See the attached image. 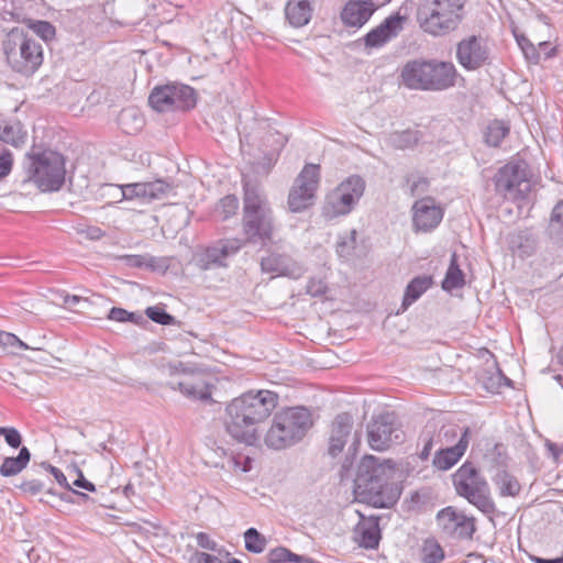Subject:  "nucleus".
I'll return each instance as SVG.
<instances>
[{
  "instance_id": "obj_28",
  "label": "nucleus",
  "mask_w": 563,
  "mask_h": 563,
  "mask_svg": "<svg viewBox=\"0 0 563 563\" xmlns=\"http://www.w3.org/2000/svg\"><path fill=\"white\" fill-rule=\"evenodd\" d=\"M27 133L20 121H0V141L14 147L22 146L26 141Z\"/></svg>"
},
{
  "instance_id": "obj_25",
  "label": "nucleus",
  "mask_w": 563,
  "mask_h": 563,
  "mask_svg": "<svg viewBox=\"0 0 563 563\" xmlns=\"http://www.w3.org/2000/svg\"><path fill=\"white\" fill-rule=\"evenodd\" d=\"M345 189L336 186L325 197L323 213L325 217L332 219L341 216L349 214L356 205L352 201L349 195L343 192Z\"/></svg>"
},
{
  "instance_id": "obj_40",
  "label": "nucleus",
  "mask_w": 563,
  "mask_h": 563,
  "mask_svg": "<svg viewBox=\"0 0 563 563\" xmlns=\"http://www.w3.org/2000/svg\"><path fill=\"white\" fill-rule=\"evenodd\" d=\"M423 563H438L443 560L444 552L434 540H427L421 550Z\"/></svg>"
},
{
  "instance_id": "obj_41",
  "label": "nucleus",
  "mask_w": 563,
  "mask_h": 563,
  "mask_svg": "<svg viewBox=\"0 0 563 563\" xmlns=\"http://www.w3.org/2000/svg\"><path fill=\"white\" fill-rule=\"evenodd\" d=\"M245 549L252 553H261L266 545L265 538L255 529L249 528L244 533Z\"/></svg>"
},
{
  "instance_id": "obj_23",
  "label": "nucleus",
  "mask_w": 563,
  "mask_h": 563,
  "mask_svg": "<svg viewBox=\"0 0 563 563\" xmlns=\"http://www.w3.org/2000/svg\"><path fill=\"white\" fill-rule=\"evenodd\" d=\"M243 214L272 210L262 187L253 180L243 178Z\"/></svg>"
},
{
  "instance_id": "obj_7",
  "label": "nucleus",
  "mask_w": 563,
  "mask_h": 563,
  "mask_svg": "<svg viewBox=\"0 0 563 563\" xmlns=\"http://www.w3.org/2000/svg\"><path fill=\"white\" fill-rule=\"evenodd\" d=\"M312 426L311 415L303 407L287 408L275 415L265 435V443L275 450L286 449L302 440Z\"/></svg>"
},
{
  "instance_id": "obj_21",
  "label": "nucleus",
  "mask_w": 563,
  "mask_h": 563,
  "mask_svg": "<svg viewBox=\"0 0 563 563\" xmlns=\"http://www.w3.org/2000/svg\"><path fill=\"white\" fill-rule=\"evenodd\" d=\"M353 420L349 413H340L335 417L331 426L328 453L335 457L344 449L346 440L351 434Z\"/></svg>"
},
{
  "instance_id": "obj_57",
  "label": "nucleus",
  "mask_w": 563,
  "mask_h": 563,
  "mask_svg": "<svg viewBox=\"0 0 563 563\" xmlns=\"http://www.w3.org/2000/svg\"><path fill=\"white\" fill-rule=\"evenodd\" d=\"M126 313L128 310L119 307H113L110 309L108 318L118 322H126Z\"/></svg>"
},
{
  "instance_id": "obj_58",
  "label": "nucleus",
  "mask_w": 563,
  "mask_h": 563,
  "mask_svg": "<svg viewBox=\"0 0 563 563\" xmlns=\"http://www.w3.org/2000/svg\"><path fill=\"white\" fill-rule=\"evenodd\" d=\"M148 258L151 260V262H148V264H146L144 268H148L151 271H158L167 267L163 258H157L151 255H148Z\"/></svg>"
},
{
  "instance_id": "obj_52",
  "label": "nucleus",
  "mask_w": 563,
  "mask_h": 563,
  "mask_svg": "<svg viewBox=\"0 0 563 563\" xmlns=\"http://www.w3.org/2000/svg\"><path fill=\"white\" fill-rule=\"evenodd\" d=\"M290 550L287 549V548H284V547H277L273 550H271L269 554H268V563H284V562H288L289 560V555H290Z\"/></svg>"
},
{
  "instance_id": "obj_38",
  "label": "nucleus",
  "mask_w": 563,
  "mask_h": 563,
  "mask_svg": "<svg viewBox=\"0 0 563 563\" xmlns=\"http://www.w3.org/2000/svg\"><path fill=\"white\" fill-rule=\"evenodd\" d=\"M338 186L340 188H344L345 195H349L351 197L354 205H357L360 199L363 197L365 191V180L358 176V175H352L341 181Z\"/></svg>"
},
{
  "instance_id": "obj_20",
  "label": "nucleus",
  "mask_w": 563,
  "mask_h": 563,
  "mask_svg": "<svg viewBox=\"0 0 563 563\" xmlns=\"http://www.w3.org/2000/svg\"><path fill=\"white\" fill-rule=\"evenodd\" d=\"M470 433L471 429L466 427L455 445L439 449L433 456V466L440 471H448L453 467L464 455L468 446Z\"/></svg>"
},
{
  "instance_id": "obj_31",
  "label": "nucleus",
  "mask_w": 563,
  "mask_h": 563,
  "mask_svg": "<svg viewBox=\"0 0 563 563\" xmlns=\"http://www.w3.org/2000/svg\"><path fill=\"white\" fill-rule=\"evenodd\" d=\"M492 481L501 497H516L520 494L521 485L519 481L506 470H498Z\"/></svg>"
},
{
  "instance_id": "obj_14",
  "label": "nucleus",
  "mask_w": 563,
  "mask_h": 563,
  "mask_svg": "<svg viewBox=\"0 0 563 563\" xmlns=\"http://www.w3.org/2000/svg\"><path fill=\"white\" fill-rule=\"evenodd\" d=\"M240 239H221L206 247L196 257L197 266L202 271L227 267L228 260L234 256L243 246Z\"/></svg>"
},
{
  "instance_id": "obj_63",
  "label": "nucleus",
  "mask_w": 563,
  "mask_h": 563,
  "mask_svg": "<svg viewBox=\"0 0 563 563\" xmlns=\"http://www.w3.org/2000/svg\"><path fill=\"white\" fill-rule=\"evenodd\" d=\"M126 322H130L133 324H142L143 322H146V320L144 319V317L141 313L128 311Z\"/></svg>"
},
{
  "instance_id": "obj_10",
  "label": "nucleus",
  "mask_w": 563,
  "mask_h": 563,
  "mask_svg": "<svg viewBox=\"0 0 563 563\" xmlns=\"http://www.w3.org/2000/svg\"><path fill=\"white\" fill-rule=\"evenodd\" d=\"M495 191L505 199H523L530 191L528 165L523 161H510L496 172L493 177Z\"/></svg>"
},
{
  "instance_id": "obj_56",
  "label": "nucleus",
  "mask_w": 563,
  "mask_h": 563,
  "mask_svg": "<svg viewBox=\"0 0 563 563\" xmlns=\"http://www.w3.org/2000/svg\"><path fill=\"white\" fill-rule=\"evenodd\" d=\"M429 181L424 177H419L418 179L413 180L410 185V192L412 196H419L422 195L428 190Z\"/></svg>"
},
{
  "instance_id": "obj_22",
  "label": "nucleus",
  "mask_w": 563,
  "mask_h": 563,
  "mask_svg": "<svg viewBox=\"0 0 563 563\" xmlns=\"http://www.w3.org/2000/svg\"><path fill=\"white\" fill-rule=\"evenodd\" d=\"M354 540L364 549H377L380 541L378 518L361 516L354 528Z\"/></svg>"
},
{
  "instance_id": "obj_15",
  "label": "nucleus",
  "mask_w": 563,
  "mask_h": 563,
  "mask_svg": "<svg viewBox=\"0 0 563 563\" xmlns=\"http://www.w3.org/2000/svg\"><path fill=\"white\" fill-rule=\"evenodd\" d=\"M437 523L443 533L456 539H472L476 531L475 518L459 512L451 506L438 512Z\"/></svg>"
},
{
  "instance_id": "obj_33",
  "label": "nucleus",
  "mask_w": 563,
  "mask_h": 563,
  "mask_svg": "<svg viewBox=\"0 0 563 563\" xmlns=\"http://www.w3.org/2000/svg\"><path fill=\"white\" fill-rule=\"evenodd\" d=\"M31 460V453L26 446L20 448L16 456L5 457L0 466V474L10 477L23 471Z\"/></svg>"
},
{
  "instance_id": "obj_26",
  "label": "nucleus",
  "mask_w": 563,
  "mask_h": 563,
  "mask_svg": "<svg viewBox=\"0 0 563 563\" xmlns=\"http://www.w3.org/2000/svg\"><path fill=\"white\" fill-rule=\"evenodd\" d=\"M507 241L510 251L522 258L533 255L538 247V236L530 229L510 233Z\"/></svg>"
},
{
  "instance_id": "obj_60",
  "label": "nucleus",
  "mask_w": 563,
  "mask_h": 563,
  "mask_svg": "<svg viewBox=\"0 0 563 563\" xmlns=\"http://www.w3.org/2000/svg\"><path fill=\"white\" fill-rule=\"evenodd\" d=\"M432 448H433V439L431 437L426 438L423 449L420 453V457L422 460H427L431 453Z\"/></svg>"
},
{
  "instance_id": "obj_43",
  "label": "nucleus",
  "mask_w": 563,
  "mask_h": 563,
  "mask_svg": "<svg viewBox=\"0 0 563 563\" xmlns=\"http://www.w3.org/2000/svg\"><path fill=\"white\" fill-rule=\"evenodd\" d=\"M525 57L532 64L540 62V52L537 46L523 34L515 35Z\"/></svg>"
},
{
  "instance_id": "obj_49",
  "label": "nucleus",
  "mask_w": 563,
  "mask_h": 563,
  "mask_svg": "<svg viewBox=\"0 0 563 563\" xmlns=\"http://www.w3.org/2000/svg\"><path fill=\"white\" fill-rule=\"evenodd\" d=\"M328 286L327 283L321 278H310L306 290L312 297H321L327 292Z\"/></svg>"
},
{
  "instance_id": "obj_35",
  "label": "nucleus",
  "mask_w": 563,
  "mask_h": 563,
  "mask_svg": "<svg viewBox=\"0 0 563 563\" xmlns=\"http://www.w3.org/2000/svg\"><path fill=\"white\" fill-rule=\"evenodd\" d=\"M178 389L186 397L194 400H211V389L203 380H186L178 383Z\"/></svg>"
},
{
  "instance_id": "obj_64",
  "label": "nucleus",
  "mask_w": 563,
  "mask_h": 563,
  "mask_svg": "<svg viewBox=\"0 0 563 563\" xmlns=\"http://www.w3.org/2000/svg\"><path fill=\"white\" fill-rule=\"evenodd\" d=\"M531 561L534 563H563V555L554 559H543L539 556H531Z\"/></svg>"
},
{
  "instance_id": "obj_6",
  "label": "nucleus",
  "mask_w": 563,
  "mask_h": 563,
  "mask_svg": "<svg viewBox=\"0 0 563 563\" xmlns=\"http://www.w3.org/2000/svg\"><path fill=\"white\" fill-rule=\"evenodd\" d=\"M465 3L466 0H429L418 9V23L430 35H448L463 21Z\"/></svg>"
},
{
  "instance_id": "obj_42",
  "label": "nucleus",
  "mask_w": 563,
  "mask_h": 563,
  "mask_svg": "<svg viewBox=\"0 0 563 563\" xmlns=\"http://www.w3.org/2000/svg\"><path fill=\"white\" fill-rule=\"evenodd\" d=\"M145 314L148 319L162 325H170L176 323L175 317L168 313L161 306L147 307L145 310Z\"/></svg>"
},
{
  "instance_id": "obj_4",
  "label": "nucleus",
  "mask_w": 563,
  "mask_h": 563,
  "mask_svg": "<svg viewBox=\"0 0 563 563\" xmlns=\"http://www.w3.org/2000/svg\"><path fill=\"white\" fill-rule=\"evenodd\" d=\"M2 49L10 68L23 76H32L43 64L42 44L22 27H13L2 41Z\"/></svg>"
},
{
  "instance_id": "obj_19",
  "label": "nucleus",
  "mask_w": 563,
  "mask_h": 563,
  "mask_svg": "<svg viewBox=\"0 0 563 563\" xmlns=\"http://www.w3.org/2000/svg\"><path fill=\"white\" fill-rule=\"evenodd\" d=\"M261 268L264 273H274L277 276H286L292 279L300 278L305 268L298 262L286 254L271 253L261 260Z\"/></svg>"
},
{
  "instance_id": "obj_48",
  "label": "nucleus",
  "mask_w": 563,
  "mask_h": 563,
  "mask_svg": "<svg viewBox=\"0 0 563 563\" xmlns=\"http://www.w3.org/2000/svg\"><path fill=\"white\" fill-rule=\"evenodd\" d=\"M0 435L12 449H19L22 444V435L14 427H0Z\"/></svg>"
},
{
  "instance_id": "obj_8",
  "label": "nucleus",
  "mask_w": 563,
  "mask_h": 563,
  "mask_svg": "<svg viewBox=\"0 0 563 563\" xmlns=\"http://www.w3.org/2000/svg\"><path fill=\"white\" fill-rule=\"evenodd\" d=\"M453 485L459 496L484 515L492 516L496 511L487 481L471 462H465L454 473Z\"/></svg>"
},
{
  "instance_id": "obj_54",
  "label": "nucleus",
  "mask_w": 563,
  "mask_h": 563,
  "mask_svg": "<svg viewBox=\"0 0 563 563\" xmlns=\"http://www.w3.org/2000/svg\"><path fill=\"white\" fill-rule=\"evenodd\" d=\"M74 471L78 475V477L73 482L74 486L86 489L88 492H96L95 484L86 479L82 472L78 467H75Z\"/></svg>"
},
{
  "instance_id": "obj_44",
  "label": "nucleus",
  "mask_w": 563,
  "mask_h": 563,
  "mask_svg": "<svg viewBox=\"0 0 563 563\" xmlns=\"http://www.w3.org/2000/svg\"><path fill=\"white\" fill-rule=\"evenodd\" d=\"M29 26L35 35L41 37L46 43L51 42L55 37L56 29L48 21H33Z\"/></svg>"
},
{
  "instance_id": "obj_46",
  "label": "nucleus",
  "mask_w": 563,
  "mask_h": 563,
  "mask_svg": "<svg viewBox=\"0 0 563 563\" xmlns=\"http://www.w3.org/2000/svg\"><path fill=\"white\" fill-rule=\"evenodd\" d=\"M123 199L133 200L139 199L142 202H146V196L143 187V183H133L120 186Z\"/></svg>"
},
{
  "instance_id": "obj_53",
  "label": "nucleus",
  "mask_w": 563,
  "mask_h": 563,
  "mask_svg": "<svg viewBox=\"0 0 563 563\" xmlns=\"http://www.w3.org/2000/svg\"><path fill=\"white\" fill-rule=\"evenodd\" d=\"M196 540H197L198 547L206 549V550H210V551H217V547H218L217 542L211 540L209 534H207L206 532L197 533Z\"/></svg>"
},
{
  "instance_id": "obj_36",
  "label": "nucleus",
  "mask_w": 563,
  "mask_h": 563,
  "mask_svg": "<svg viewBox=\"0 0 563 563\" xmlns=\"http://www.w3.org/2000/svg\"><path fill=\"white\" fill-rule=\"evenodd\" d=\"M465 284L464 273L457 264L456 255L453 254L445 277L442 282V289L452 291L453 289L462 288Z\"/></svg>"
},
{
  "instance_id": "obj_5",
  "label": "nucleus",
  "mask_w": 563,
  "mask_h": 563,
  "mask_svg": "<svg viewBox=\"0 0 563 563\" xmlns=\"http://www.w3.org/2000/svg\"><path fill=\"white\" fill-rule=\"evenodd\" d=\"M25 158L27 181H32L43 192L57 191L63 187L66 176L64 155L33 146L25 154Z\"/></svg>"
},
{
  "instance_id": "obj_50",
  "label": "nucleus",
  "mask_w": 563,
  "mask_h": 563,
  "mask_svg": "<svg viewBox=\"0 0 563 563\" xmlns=\"http://www.w3.org/2000/svg\"><path fill=\"white\" fill-rule=\"evenodd\" d=\"M126 266L134 268H144L151 260L148 255H122L119 257Z\"/></svg>"
},
{
  "instance_id": "obj_51",
  "label": "nucleus",
  "mask_w": 563,
  "mask_h": 563,
  "mask_svg": "<svg viewBox=\"0 0 563 563\" xmlns=\"http://www.w3.org/2000/svg\"><path fill=\"white\" fill-rule=\"evenodd\" d=\"M19 488L22 492L27 493L30 495H36V494L41 493L42 490H44L45 485L40 479H27V481H23L20 484Z\"/></svg>"
},
{
  "instance_id": "obj_18",
  "label": "nucleus",
  "mask_w": 563,
  "mask_h": 563,
  "mask_svg": "<svg viewBox=\"0 0 563 563\" xmlns=\"http://www.w3.org/2000/svg\"><path fill=\"white\" fill-rule=\"evenodd\" d=\"M412 222L417 231L429 232L437 228L443 218L442 209L431 197L417 200L412 206Z\"/></svg>"
},
{
  "instance_id": "obj_45",
  "label": "nucleus",
  "mask_w": 563,
  "mask_h": 563,
  "mask_svg": "<svg viewBox=\"0 0 563 563\" xmlns=\"http://www.w3.org/2000/svg\"><path fill=\"white\" fill-rule=\"evenodd\" d=\"M42 466L54 476V478L56 479V482L58 483L59 486H62L68 490H71L74 494H76L78 497H80L84 500L91 499L87 494L73 489L67 481L66 475L59 468H57L46 462L42 463Z\"/></svg>"
},
{
  "instance_id": "obj_2",
  "label": "nucleus",
  "mask_w": 563,
  "mask_h": 563,
  "mask_svg": "<svg viewBox=\"0 0 563 563\" xmlns=\"http://www.w3.org/2000/svg\"><path fill=\"white\" fill-rule=\"evenodd\" d=\"M395 474L391 461L379 462L376 456H364L354 479L356 498L376 508L394 506L401 494V488L394 481Z\"/></svg>"
},
{
  "instance_id": "obj_3",
  "label": "nucleus",
  "mask_w": 563,
  "mask_h": 563,
  "mask_svg": "<svg viewBox=\"0 0 563 563\" xmlns=\"http://www.w3.org/2000/svg\"><path fill=\"white\" fill-rule=\"evenodd\" d=\"M459 74L455 65L437 58L408 60L401 68L402 85L411 90L440 92L456 86Z\"/></svg>"
},
{
  "instance_id": "obj_17",
  "label": "nucleus",
  "mask_w": 563,
  "mask_h": 563,
  "mask_svg": "<svg viewBox=\"0 0 563 563\" xmlns=\"http://www.w3.org/2000/svg\"><path fill=\"white\" fill-rule=\"evenodd\" d=\"M407 16L399 12L390 14L364 36L365 46L369 48L383 47L404 31Z\"/></svg>"
},
{
  "instance_id": "obj_30",
  "label": "nucleus",
  "mask_w": 563,
  "mask_h": 563,
  "mask_svg": "<svg viewBox=\"0 0 563 563\" xmlns=\"http://www.w3.org/2000/svg\"><path fill=\"white\" fill-rule=\"evenodd\" d=\"M118 123L124 133L135 134L143 129L145 120L139 109L129 107L120 112Z\"/></svg>"
},
{
  "instance_id": "obj_61",
  "label": "nucleus",
  "mask_w": 563,
  "mask_h": 563,
  "mask_svg": "<svg viewBox=\"0 0 563 563\" xmlns=\"http://www.w3.org/2000/svg\"><path fill=\"white\" fill-rule=\"evenodd\" d=\"M289 561L292 563H316V561L312 558L306 556V555H299L294 552H290Z\"/></svg>"
},
{
  "instance_id": "obj_1",
  "label": "nucleus",
  "mask_w": 563,
  "mask_h": 563,
  "mask_svg": "<svg viewBox=\"0 0 563 563\" xmlns=\"http://www.w3.org/2000/svg\"><path fill=\"white\" fill-rule=\"evenodd\" d=\"M277 406V395L262 389L247 391L234 398L225 408L227 432L238 442L253 445L260 439L258 426Z\"/></svg>"
},
{
  "instance_id": "obj_9",
  "label": "nucleus",
  "mask_w": 563,
  "mask_h": 563,
  "mask_svg": "<svg viewBox=\"0 0 563 563\" xmlns=\"http://www.w3.org/2000/svg\"><path fill=\"white\" fill-rule=\"evenodd\" d=\"M196 91L188 85L168 82L156 86L148 96V104L156 112L188 111L196 107Z\"/></svg>"
},
{
  "instance_id": "obj_59",
  "label": "nucleus",
  "mask_w": 563,
  "mask_h": 563,
  "mask_svg": "<svg viewBox=\"0 0 563 563\" xmlns=\"http://www.w3.org/2000/svg\"><path fill=\"white\" fill-rule=\"evenodd\" d=\"M12 3L16 9L25 11L33 9L34 4H36V0H12Z\"/></svg>"
},
{
  "instance_id": "obj_47",
  "label": "nucleus",
  "mask_w": 563,
  "mask_h": 563,
  "mask_svg": "<svg viewBox=\"0 0 563 563\" xmlns=\"http://www.w3.org/2000/svg\"><path fill=\"white\" fill-rule=\"evenodd\" d=\"M239 209V199L234 195L223 197L218 205V211L222 214L223 219H228L235 214Z\"/></svg>"
},
{
  "instance_id": "obj_27",
  "label": "nucleus",
  "mask_w": 563,
  "mask_h": 563,
  "mask_svg": "<svg viewBox=\"0 0 563 563\" xmlns=\"http://www.w3.org/2000/svg\"><path fill=\"white\" fill-rule=\"evenodd\" d=\"M316 0H288L285 9L286 18L295 27L307 25L313 12Z\"/></svg>"
},
{
  "instance_id": "obj_24",
  "label": "nucleus",
  "mask_w": 563,
  "mask_h": 563,
  "mask_svg": "<svg viewBox=\"0 0 563 563\" xmlns=\"http://www.w3.org/2000/svg\"><path fill=\"white\" fill-rule=\"evenodd\" d=\"M376 10L366 0H350L341 12V20L347 26L361 27Z\"/></svg>"
},
{
  "instance_id": "obj_39",
  "label": "nucleus",
  "mask_w": 563,
  "mask_h": 563,
  "mask_svg": "<svg viewBox=\"0 0 563 563\" xmlns=\"http://www.w3.org/2000/svg\"><path fill=\"white\" fill-rule=\"evenodd\" d=\"M143 192H145L146 196V202L163 198L170 189V185L163 179L143 183Z\"/></svg>"
},
{
  "instance_id": "obj_55",
  "label": "nucleus",
  "mask_w": 563,
  "mask_h": 563,
  "mask_svg": "<svg viewBox=\"0 0 563 563\" xmlns=\"http://www.w3.org/2000/svg\"><path fill=\"white\" fill-rule=\"evenodd\" d=\"M189 561L190 563H223L221 560L211 554L198 551L191 554Z\"/></svg>"
},
{
  "instance_id": "obj_32",
  "label": "nucleus",
  "mask_w": 563,
  "mask_h": 563,
  "mask_svg": "<svg viewBox=\"0 0 563 563\" xmlns=\"http://www.w3.org/2000/svg\"><path fill=\"white\" fill-rule=\"evenodd\" d=\"M545 234L553 244L563 245V199L553 207Z\"/></svg>"
},
{
  "instance_id": "obj_37",
  "label": "nucleus",
  "mask_w": 563,
  "mask_h": 563,
  "mask_svg": "<svg viewBox=\"0 0 563 563\" xmlns=\"http://www.w3.org/2000/svg\"><path fill=\"white\" fill-rule=\"evenodd\" d=\"M509 133V125L505 123L504 121L494 120L487 125L486 132H485V142L489 146H499L503 140L508 135Z\"/></svg>"
},
{
  "instance_id": "obj_13",
  "label": "nucleus",
  "mask_w": 563,
  "mask_h": 563,
  "mask_svg": "<svg viewBox=\"0 0 563 563\" xmlns=\"http://www.w3.org/2000/svg\"><path fill=\"white\" fill-rule=\"evenodd\" d=\"M455 57L465 70L474 71L489 64L490 49L484 37L472 34L456 44Z\"/></svg>"
},
{
  "instance_id": "obj_34",
  "label": "nucleus",
  "mask_w": 563,
  "mask_h": 563,
  "mask_svg": "<svg viewBox=\"0 0 563 563\" xmlns=\"http://www.w3.org/2000/svg\"><path fill=\"white\" fill-rule=\"evenodd\" d=\"M422 134L418 130H404L391 132L387 137V144L395 150H407L416 146Z\"/></svg>"
},
{
  "instance_id": "obj_29",
  "label": "nucleus",
  "mask_w": 563,
  "mask_h": 563,
  "mask_svg": "<svg viewBox=\"0 0 563 563\" xmlns=\"http://www.w3.org/2000/svg\"><path fill=\"white\" fill-rule=\"evenodd\" d=\"M433 284L431 276L422 275L412 278L405 289L401 308L407 310L416 302Z\"/></svg>"
},
{
  "instance_id": "obj_11",
  "label": "nucleus",
  "mask_w": 563,
  "mask_h": 563,
  "mask_svg": "<svg viewBox=\"0 0 563 563\" xmlns=\"http://www.w3.org/2000/svg\"><path fill=\"white\" fill-rule=\"evenodd\" d=\"M320 184V166L306 164L288 195V207L291 212H301L314 203L316 192Z\"/></svg>"
},
{
  "instance_id": "obj_16",
  "label": "nucleus",
  "mask_w": 563,
  "mask_h": 563,
  "mask_svg": "<svg viewBox=\"0 0 563 563\" xmlns=\"http://www.w3.org/2000/svg\"><path fill=\"white\" fill-rule=\"evenodd\" d=\"M273 232V210L243 214V233L249 243L265 245L272 241Z\"/></svg>"
},
{
  "instance_id": "obj_12",
  "label": "nucleus",
  "mask_w": 563,
  "mask_h": 563,
  "mask_svg": "<svg viewBox=\"0 0 563 563\" xmlns=\"http://www.w3.org/2000/svg\"><path fill=\"white\" fill-rule=\"evenodd\" d=\"M402 435L394 412L377 415L367 426L368 444L375 451H385L401 442Z\"/></svg>"
},
{
  "instance_id": "obj_62",
  "label": "nucleus",
  "mask_w": 563,
  "mask_h": 563,
  "mask_svg": "<svg viewBox=\"0 0 563 563\" xmlns=\"http://www.w3.org/2000/svg\"><path fill=\"white\" fill-rule=\"evenodd\" d=\"M549 46H550L549 42H540V43L538 44V47H537V48L539 49V52H540V53H541V52H543V53H544L545 58H550V57L554 56V55H555V52H556V48H555V47H552V48H550V49L548 51Z\"/></svg>"
}]
</instances>
